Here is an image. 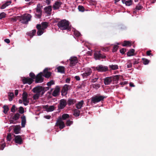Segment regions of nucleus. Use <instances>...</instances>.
<instances>
[{"label":"nucleus","mask_w":156,"mask_h":156,"mask_svg":"<svg viewBox=\"0 0 156 156\" xmlns=\"http://www.w3.org/2000/svg\"><path fill=\"white\" fill-rule=\"evenodd\" d=\"M56 125L57 126H59V128L61 129H63L65 127L64 123L62 120L61 118H60L57 120Z\"/></svg>","instance_id":"11"},{"label":"nucleus","mask_w":156,"mask_h":156,"mask_svg":"<svg viewBox=\"0 0 156 156\" xmlns=\"http://www.w3.org/2000/svg\"><path fill=\"white\" fill-rule=\"evenodd\" d=\"M40 95L41 94H38L36 93V94H34L33 96L34 99V100L37 99L39 98V97L40 96Z\"/></svg>","instance_id":"41"},{"label":"nucleus","mask_w":156,"mask_h":156,"mask_svg":"<svg viewBox=\"0 0 156 156\" xmlns=\"http://www.w3.org/2000/svg\"><path fill=\"white\" fill-rule=\"evenodd\" d=\"M142 8V6L141 5L139 4L136 6V9L137 10H140Z\"/></svg>","instance_id":"51"},{"label":"nucleus","mask_w":156,"mask_h":156,"mask_svg":"<svg viewBox=\"0 0 156 156\" xmlns=\"http://www.w3.org/2000/svg\"><path fill=\"white\" fill-rule=\"evenodd\" d=\"M3 108L4 109L3 112L5 114H6L9 110L8 107L7 105H5L3 106Z\"/></svg>","instance_id":"38"},{"label":"nucleus","mask_w":156,"mask_h":156,"mask_svg":"<svg viewBox=\"0 0 156 156\" xmlns=\"http://www.w3.org/2000/svg\"><path fill=\"white\" fill-rule=\"evenodd\" d=\"M62 4V2H56L53 6V9L55 10L58 9Z\"/></svg>","instance_id":"20"},{"label":"nucleus","mask_w":156,"mask_h":156,"mask_svg":"<svg viewBox=\"0 0 156 156\" xmlns=\"http://www.w3.org/2000/svg\"><path fill=\"white\" fill-rule=\"evenodd\" d=\"M83 103L84 101L83 100L80 101L76 105V108L78 109L81 108L82 107Z\"/></svg>","instance_id":"24"},{"label":"nucleus","mask_w":156,"mask_h":156,"mask_svg":"<svg viewBox=\"0 0 156 156\" xmlns=\"http://www.w3.org/2000/svg\"><path fill=\"white\" fill-rule=\"evenodd\" d=\"M58 27L62 30H69L70 29L69 22L65 20H62L57 24Z\"/></svg>","instance_id":"1"},{"label":"nucleus","mask_w":156,"mask_h":156,"mask_svg":"<svg viewBox=\"0 0 156 156\" xmlns=\"http://www.w3.org/2000/svg\"><path fill=\"white\" fill-rule=\"evenodd\" d=\"M105 98V97L103 96L99 95H95L91 98V102L92 103L95 104L103 100Z\"/></svg>","instance_id":"3"},{"label":"nucleus","mask_w":156,"mask_h":156,"mask_svg":"<svg viewBox=\"0 0 156 156\" xmlns=\"http://www.w3.org/2000/svg\"><path fill=\"white\" fill-rule=\"evenodd\" d=\"M113 79L115 80H118L119 79V76L118 75H116L114 77Z\"/></svg>","instance_id":"60"},{"label":"nucleus","mask_w":156,"mask_h":156,"mask_svg":"<svg viewBox=\"0 0 156 156\" xmlns=\"http://www.w3.org/2000/svg\"><path fill=\"white\" fill-rule=\"evenodd\" d=\"M42 74V73L41 72L37 75L35 78L36 83H41L43 82V78Z\"/></svg>","instance_id":"8"},{"label":"nucleus","mask_w":156,"mask_h":156,"mask_svg":"<svg viewBox=\"0 0 156 156\" xmlns=\"http://www.w3.org/2000/svg\"><path fill=\"white\" fill-rule=\"evenodd\" d=\"M8 96L9 101H12L14 97L13 94L11 92L9 93Z\"/></svg>","instance_id":"36"},{"label":"nucleus","mask_w":156,"mask_h":156,"mask_svg":"<svg viewBox=\"0 0 156 156\" xmlns=\"http://www.w3.org/2000/svg\"><path fill=\"white\" fill-rule=\"evenodd\" d=\"M112 80L111 77H107L104 80V83L105 85H108L111 83Z\"/></svg>","instance_id":"22"},{"label":"nucleus","mask_w":156,"mask_h":156,"mask_svg":"<svg viewBox=\"0 0 156 156\" xmlns=\"http://www.w3.org/2000/svg\"><path fill=\"white\" fill-rule=\"evenodd\" d=\"M78 9L79 11L83 12L84 11V8L83 6L79 5L78 7Z\"/></svg>","instance_id":"43"},{"label":"nucleus","mask_w":156,"mask_h":156,"mask_svg":"<svg viewBox=\"0 0 156 156\" xmlns=\"http://www.w3.org/2000/svg\"><path fill=\"white\" fill-rule=\"evenodd\" d=\"M143 63L145 65L149 63V61L148 60L146 59H143Z\"/></svg>","instance_id":"55"},{"label":"nucleus","mask_w":156,"mask_h":156,"mask_svg":"<svg viewBox=\"0 0 156 156\" xmlns=\"http://www.w3.org/2000/svg\"><path fill=\"white\" fill-rule=\"evenodd\" d=\"M22 81L23 84L27 83L29 84H31L33 82V79L29 77H24L22 79Z\"/></svg>","instance_id":"13"},{"label":"nucleus","mask_w":156,"mask_h":156,"mask_svg":"<svg viewBox=\"0 0 156 156\" xmlns=\"http://www.w3.org/2000/svg\"><path fill=\"white\" fill-rule=\"evenodd\" d=\"M57 69L58 72L62 73H65V68L63 66H59L57 68Z\"/></svg>","instance_id":"25"},{"label":"nucleus","mask_w":156,"mask_h":156,"mask_svg":"<svg viewBox=\"0 0 156 156\" xmlns=\"http://www.w3.org/2000/svg\"><path fill=\"white\" fill-rule=\"evenodd\" d=\"M76 103V101L73 99H69L68 101V104L69 105L73 104Z\"/></svg>","instance_id":"32"},{"label":"nucleus","mask_w":156,"mask_h":156,"mask_svg":"<svg viewBox=\"0 0 156 156\" xmlns=\"http://www.w3.org/2000/svg\"><path fill=\"white\" fill-rule=\"evenodd\" d=\"M48 23L47 22H43L41 25V28L43 30L45 29L48 26Z\"/></svg>","instance_id":"26"},{"label":"nucleus","mask_w":156,"mask_h":156,"mask_svg":"<svg viewBox=\"0 0 156 156\" xmlns=\"http://www.w3.org/2000/svg\"><path fill=\"white\" fill-rule=\"evenodd\" d=\"M54 84V82L53 81H51L47 83V85L49 87L51 86V85H53Z\"/></svg>","instance_id":"52"},{"label":"nucleus","mask_w":156,"mask_h":156,"mask_svg":"<svg viewBox=\"0 0 156 156\" xmlns=\"http://www.w3.org/2000/svg\"><path fill=\"white\" fill-rule=\"evenodd\" d=\"M48 69L47 68H45L43 71L44 73V76L46 78H49L51 75V73L50 72L48 71Z\"/></svg>","instance_id":"19"},{"label":"nucleus","mask_w":156,"mask_h":156,"mask_svg":"<svg viewBox=\"0 0 156 156\" xmlns=\"http://www.w3.org/2000/svg\"><path fill=\"white\" fill-rule=\"evenodd\" d=\"M74 34L76 37H79L80 35V33L77 31H75L74 33Z\"/></svg>","instance_id":"53"},{"label":"nucleus","mask_w":156,"mask_h":156,"mask_svg":"<svg viewBox=\"0 0 156 156\" xmlns=\"http://www.w3.org/2000/svg\"><path fill=\"white\" fill-rule=\"evenodd\" d=\"M122 45L123 46H130L131 45V44L130 42L129 41H124V43L122 44Z\"/></svg>","instance_id":"39"},{"label":"nucleus","mask_w":156,"mask_h":156,"mask_svg":"<svg viewBox=\"0 0 156 156\" xmlns=\"http://www.w3.org/2000/svg\"><path fill=\"white\" fill-rule=\"evenodd\" d=\"M20 116V115L19 114L16 113L15 114L14 116H13L12 118L13 119H14L15 121H16L19 119Z\"/></svg>","instance_id":"34"},{"label":"nucleus","mask_w":156,"mask_h":156,"mask_svg":"<svg viewBox=\"0 0 156 156\" xmlns=\"http://www.w3.org/2000/svg\"><path fill=\"white\" fill-rule=\"evenodd\" d=\"M9 122L10 124H15L16 123V122L15 121V120L13 119L12 118L9 120Z\"/></svg>","instance_id":"54"},{"label":"nucleus","mask_w":156,"mask_h":156,"mask_svg":"<svg viewBox=\"0 0 156 156\" xmlns=\"http://www.w3.org/2000/svg\"><path fill=\"white\" fill-rule=\"evenodd\" d=\"M67 102L66 100L62 99L60 100L59 105L58 106V108L60 109L63 108L66 105Z\"/></svg>","instance_id":"12"},{"label":"nucleus","mask_w":156,"mask_h":156,"mask_svg":"<svg viewBox=\"0 0 156 156\" xmlns=\"http://www.w3.org/2000/svg\"><path fill=\"white\" fill-rule=\"evenodd\" d=\"M14 139L15 142L18 144H21L22 143V140L21 136H15Z\"/></svg>","instance_id":"15"},{"label":"nucleus","mask_w":156,"mask_h":156,"mask_svg":"<svg viewBox=\"0 0 156 156\" xmlns=\"http://www.w3.org/2000/svg\"><path fill=\"white\" fill-rule=\"evenodd\" d=\"M73 115L76 116H78L79 115L80 111L77 109H74L73 111Z\"/></svg>","instance_id":"33"},{"label":"nucleus","mask_w":156,"mask_h":156,"mask_svg":"<svg viewBox=\"0 0 156 156\" xmlns=\"http://www.w3.org/2000/svg\"><path fill=\"white\" fill-rule=\"evenodd\" d=\"M109 67L112 69L114 70L118 69V67L117 65H111L109 66Z\"/></svg>","instance_id":"37"},{"label":"nucleus","mask_w":156,"mask_h":156,"mask_svg":"<svg viewBox=\"0 0 156 156\" xmlns=\"http://www.w3.org/2000/svg\"><path fill=\"white\" fill-rule=\"evenodd\" d=\"M11 3V1H8L5 2L4 3V4L6 6H8Z\"/></svg>","instance_id":"59"},{"label":"nucleus","mask_w":156,"mask_h":156,"mask_svg":"<svg viewBox=\"0 0 156 156\" xmlns=\"http://www.w3.org/2000/svg\"><path fill=\"white\" fill-rule=\"evenodd\" d=\"M36 32V30H33L32 31H30L27 33L28 35L30 36L31 37H32L35 34Z\"/></svg>","instance_id":"30"},{"label":"nucleus","mask_w":156,"mask_h":156,"mask_svg":"<svg viewBox=\"0 0 156 156\" xmlns=\"http://www.w3.org/2000/svg\"><path fill=\"white\" fill-rule=\"evenodd\" d=\"M36 27L38 31L37 32V34L38 36H40L42 35L44 33L43 30L41 28V25L37 24L36 26Z\"/></svg>","instance_id":"18"},{"label":"nucleus","mask_w":156,"mask_h":156,"mask_svg":"<svg viewBox=\"0 0 156 156\" xmlns=\"http://www.w3.org/2000/svg\"><path fill=\"white\" fill-rule=\"evenodd\" d=\"M120 52L122 54H124L125 52L126 51V49L125 48H122L120 51Z\"/></svg>","instance_id":"57"},{"label":"nucleus","mask_w":156,"mask_h":156,"mask_svg":"<svg viewBox=\"0 0 156 156\" xmlns=\"http://www.w3.org/2000/svg\"><path fill=\"white\" fill-rule=\"evenodd\" d=\"M18 18H19L18 20L21 22V23L27 24L29 21L30 20L31 16L30 14H27L21 16H18Z\"/></svg>","instance_id":"2"},{"label":"nucleus","mask_w":156,"mask_h":156,"mask_svg":"<svg viewBox=\"0 0 156 156\" xmlns=\"http://www.w3.org/2000/svg\"><path fill=\"white\" fill-rule=\"evenodd\" d=\"M71 88V86L68 84H65L63 86L62 90V96H65L67 94V91Z\"/></svg>","instance_id":"5"},{"label":"nucleus","mask_w":156,"mask_h":156,"mask_svg":"<svg viewBox=\"0 0 156 156\" xmlns=\"http://www.w3.org/2000/svg\"><path fill=\"white\" fill-rule=\"evenodd\" d=\"M7 140L8 141H10L11 140V136L10 134H8L7 136Z\"/></svg>","instance_id":"50"},{"label":"nucleus","mask_w":156,"mask_h":156,"mask_svg":"<svg viewBox=\"0 0 156 156\" xmlns=\"http://www.w3.org/2000/svg\"><path fill=\"white\" fill-rule=\"evenodd\" d=\"M30 76L31 77V78L33 79V80L34 79L36 78V76H35L34 74L33 73H30Z\"/></svg>","instance_id":"42"},{"label":"nucleus","mask_w":156,"mask_h":156,"mask_svg":"<svg viewBox=\"0 0 156 156\" xmlns=\"http://www.w3.org/2000/svg\"><path fill=\"white\" fill-rule=\"evenodd\" d=\"M73 123V122L72 121L68 120L67 121L66 124L67 126H70Z\"/></svg>","instance_id":"46"},{"label":"nucleus","mask_w":156,"mask_h":156,"mask_svg":"<svg viewBox=\"0 0 156 156\" xmlns=\"http://www.w3.org/2000/svg\"><path fill=\"white\" fill-rule=\"evenodd\" d=\"M32 91L34 93H37L41 95L43 94L44 92V87L40 86L34 88L32 90Z\"/></svg>","instance_id":"4"},{"label":"nucleus","mask_w":156,"mask_h":156,"mask_svg":"<svg viewBox=\"0 0 156 156\" xmlns=\"http://www.w3.org/2000/svg\"><path fill=\"white\" fill-rule=\"evenodd\" d=\"M96 69L99 72H103L107 71L108 67L102 65H99L96 67Z\"/></svg>","instance_id":"7"},{"label":"nucleus","mask_w":156,"mask_h":156,"mask_svg":"<svg viewBox=\"0 0 156 156\" xmlns=\"http://www.w3.org/2000/svg\"><path fill=\"white\" fill-rule=\"evenodd\" d=\"M100 87V85L98 84H95L93 85V87L94 88L98 89Z\"/></svg>","instance_id":"49"},{"label":"nucleus","mask_w":156,"mask_h":156,"mask_svg":"<svg viewBox=\"0 0 156 156\" xmlns=\"http://www.w3.org/2000/svg\"><path fill=\"white\" fill-rule=\"evenodd\" d=\"M6 14L4 12H2L0 14V20L3 18H5V17Z\"/></svg>","instance_id":"45"},{"label":"nucleus","mask_w":156,"mask_h":156,"mask_svg":"<svg viewBox=\"0 0 156 156\" xmlns=\"http://www.w3.org/2000/svg\"><path fill=\"white\" fill-rule=\"evenodd\" d=\"M118 48V46L117 45H115L114 46L113 49H112V52H116Z\"/></svg>","instance_id":"47"},{"label":"nucleus","mask_w":156,"mask_h":156,"mask_svg":"<svg viewBox=\"0 0 156 156\" xmlns=\"http://www.w3.org/2000/svg\"><path fill=\"white\" fill-rule=\"evenodd\" d=\"M5 146V143H3L2 144H0V149L1 150H3Z\"/></svg>","instance_id":"44"},{"label":"nucleus","mask_w":156,"mask_h":156,"mask_svg":"<svg viewBox=\"0 0 156 156\" xmlns=\"http://www.w3.org/2000/svg\"><path fill=\"white\" fill-rule=\"evenodd\" d=\"M20 126H16L14 129V132L16 134H18L20 133Z\"/></svg>","instance_id":"27"},{"label":"nucleus","mask_w":156,"mask_h":156,"mask_svg":"<svg viewBox=\"0 0 156 156\" xmlns=\"http://www.w3.org/2000/svg\"><path fill=\"white\" fill-rule=\"evenodd\" d=\"M19 112L21 114H23L24 113V109L23 107H20L19 108Z\"/></svg>","instance_id":"48"},{"label":"nucleus","mask_w":156,"mask_h":156,"mask_svg":"<svg viewBox=\"0 0 156 156\" xmlns=\"http://www.w3.org/2000/svg\"><path fill=\"white\" fill-rule=\"evenodd\" d=\"M92 72V70L89 68H85V72L82 74L83 77H86L90 75Z\"/></svg>","instance_id":"10"},{"label":"nucleus","mask_w":156,"mask_h":156,"mask_svg":"<svg viewBox=\"0 0 156 156\" xmlns=\"http://www.w3.org/2000/svg\"><path fill=\"white\" fill-rule=\"evenodd\" d=\"M69 115L67 114H63L62 116V118L63 120H65L67 118H69Z\"/></svg>","instance_id":"40"},{"label":"nucleus","mask_w":156,"mask_h":156,"mask_svg":"<svg viewBox=\"0 0 156 156\" xmlns=\"http://www.w3.org/2000/svg\"><path fill=\"white\" fill-rule=\"evenodd\" d=\"M51 116L50 115H46L44 116V117L47 119H49L51 118Z\"/></svg>","instance_id":"63"},{"label":"nucleus","mask_w":156,"mask_h":156,"mask_svg":"<svg viewBox=\"0 0 156 156\" xmlns=\"http://www.w3.org/2000/svg\"><path fill=\"white\" fill-rule=\"evenodd\" d=\"M70 61L69 66H75L78 62L77 58L75 57H71L69 59Z\"/></svg>","instance_id":"6"},{"label":"nucleus","mask_w":156,"mask_h":156,"mask_svg":"<svg viewBox=\"0 0 156 156\" xmlns=\"http://www.w3.org/2000/svg\"><path fill=\"white\" fill-rule=\"evenodd\" d=\"M135 50L134 49H131L129 50L127 53V55L129 56H133V55Z\"/></svg>","instance_id":"29"},{"label":"nucleus","mask_w":156,"mask_h":156,"mask_svg":"<svg viewBox=\"0 0 156 156\" xmlns=\"http://www.w3.org/2000/svg\"><path fill=\"white\" fill-rule=\"evenodd\" d=\"M60 88L58 86H56L54 90L52 95L53 96L56 97L59 94L60 92Z\"/></svg>","instance_id":"16"},{"label":"nucleus","mask_w":156,"mask_h":156,"mask_svg":"<svg viewBox=\"0 0 156 156\" xmlns=\"http://www.w3.org/2000/svg\"><path fill=\"white\" fill-rule=\"evenodd\" d=\"M7 6L4 4L2 5V6L0 8L1 9H3L5 8Z\"/></svg>","instance_id":"62"},{"label":"nucleus","mask_w":156,"mask_h":156,"mask_svg":"<svg viewBox=\"0 0 156 156\" xmlns=\"http://www.w3.org/2000/svg\"><path fill=\"white\" fill-rule=\"evenodd\" d=\"M45 108L47 112H51L54 110V107L53 106H47Z\"/></svg>","instance_id":"28"},{"label":"nucleus","mask_w":156,"mask_h":156,"mask_svg":"<svg viewBox=\"0 0 156 156\" xmlns=\"http://www.w3.org/2000/svg\"><path fill=\"white\" fill-rule=\"evenodd\" d=\"M133 0H128L127 1H125L124 3L127 6H130L132 4Z\"/></svg>","instance_id":"31"},{"label":"nucleus","mask_w":156,"mask_h":156,"mask_svg":"<svg viewBox=\"0 0 156 156\" xmlns=\"http://www.w3.org/2000/svg\"><path fill=\"white\" fill-rule=\"evenodd\" d=\"M16 107L15 105H13L11 109V111L12 112H15L16 111Z\"/></svg>","instance_id":"56"},{"label":"nucleus","mask_w":156,"mask_h":156,"mask_svg":"<svg viewBox=\"0 0 156 156\" xmlns=\"http://www.w3.org/2000/svg\"><path fill=\"white\" fill-rule=\"evenodd\" d=\"M21 125L22 127H24L25 126L26 122V117L24 115H23L21 117Z\"/></svg>","instance_id":"23"},{"label":"nucleus","mask_w":156,"mask_h":156,"mask_svg":"<svg viewBox=\"0 0 156 156\" xmlns=\"http://www.w3.org/2000/svg\"><path fill=\"white\" fill-rule=\"evenodd\" d=\"M18 16H16L14 18H11L9 19V20L11 22H14L16 21L17 20H18Z\"/></svg>","instance_id":"35"},{"label":"nucleus","mask_w":156,"mask_h":156,"mask_svg":"<svg viewBox=\"0 0 156 156\" xmlns=\"http://www.w3.org/2000/svg\"><path fill=\"white\" fill-rule=\"evenodd\" d=\"M36 13L35 14L36 16L38 18H39L41 17L42 14V11L41 8L37 6L36 9Z\"/></svg>","instance_id":"17"},{"label":"nucleus","mask_w":156,"mask_h":156,"mask_svg":"<svg viewBox=\"0 0 156 156\" xmlns=\"http://www.w3.org/2000/svg\"><path fill=\"white\" fill-rule=\"evenodd\" d=\"M94 56L96 59H100L101 58H104L106 57L105 55H103L99 51H96L94 54Z\"/></svg>","instance_id":"14"},{"label":"nucleus","mask_w":156,"mask_h":156,"mask_svg":"<svg viewBox=\"0 0 156 156\" xmlns=\"http://www.w3.org/2000/svg\"><path fill=\"white\" fill-rule=\"evenodd\" d=\"M4 41L7 44H9L10 42V41L9 39H5Z\"/></svg>","instance_id":"61"},{"label":"nucleus","mask_w":156,"mask_h":156,"mask_svg":"<svg viewBox=\"0 0 156 156\" xmlns=\"http://www.w3.org/2000/svg\"><path fill=\"white\" fill-rule=\"evenodd\" d=\"M75 78L77 80H79L80 79V77L79 76H76L75 77Z\"/></svg>","instance_id":"64"},{"label":"nucleus","mask_w":156,"mask_h":156,"mask_svg":"<svg viewBox=\"0 0 156 156\" xmlns=\"http://www.w3.org/2000/svg\"><path fill=\"white\" fill-rule=\"evenodd\" d=\"M44 10L46 13L50 15L51 13V6H46L44 8Z\"/></svg>","instance_id":"21"},{"label":"nucleus","mask_w":156,"mask_h":156,"mask_svg":"<svg viewBox=\"0 0 156 156\" xmlns=\"http://www.w3.org/2000/svg\"><path fill=\"white\" fill-rule=\"evenodd\" d=\"M28 94L27 92H23L22 94V98L23 104L25 105H27L29 103V100L27 98Z\"/></svg>","instance_id":"9"},{"label":"nucleus","mask_w":156,"mask_h":156,"mask_svg":"<svg viewBox=\"0 0 156 156\" xmlns=\"http://www.w3.org/2000/svg\"><path fill=\"white\" fill-rule=\"evenodd\" d=\"M132 66V63L130 62H128L127 63V67L128 68H130Z\"/></svg>","instance_id":"58"}]
</instances>
